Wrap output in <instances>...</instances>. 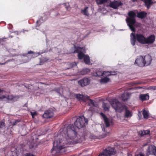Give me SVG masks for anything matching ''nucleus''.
Segmentation results:
<instances>
[{
	"instance_id": "obj_1",
	"label": "nucleus",
	"mask_w": 156,
	"mask_h": 156,
	"mask_svg": "<svg viewBox=\"0 0 156 156\" xmlns=\"http://www.w3.org/2000/svg\"><path fill=\"white\" fill-rule=\"evenodd\" d=\"M60 131L61 134H64L65 136L66 134L68 139L66 138V143L71 144L73 141L77 143L80 141L81 137L77 134L76 128L73 124L69 125L67 127L61 128Z\"/></svg>"
},
{
	"instance_id": "obj_2",
	"label": "nucleus",
	"mask_w": 156,
	"mask_h": 156,
	"mask_svg": "<svg viewBox=\"0 0 156 156\" xmlns=\"http://www.w3.org/2000/svg\"><path fill=\"white\" fill-rule=\"evenodd\" d=\"M129 17H127L126 20L128 26L132 31L134 32L136 29L134 27V25L136 22L135 17L136 16L138 18L143 19L145 18L147 15V13L146 12L142 11L140 12L137 11V15L133 11H129L128 14Z\"/></svg>"
},
{
	"instance_id": "obj_3",
	"label": "nucleus",
	"mask_w": 156,
	"mask_h": 156,
	"mask_svg": "<svg viewBox=\"0 0 156 156\" xmlns=\"http://www.w3.org/2000/svg\"><path fill=\"white\" fill-rule=\"evenodd\" d=\"M110 103L112 107L118 112L121 113L125 110L124 115L125 118H128L132 116V112L127 109V107L125 105L122 104L117 99H112L110 101Z\"/></svg>"
},
{
	"instance_id": "obj_4",
	"label": "nucleus",
	"mask_w": 156,
	"mask_h": 156,
	"mask_svg": "<svg viewBox=\"0 0 156 156\" xmlns=\"http://www.w3.org/2000/svg\"><path fill=\"white\" fill-rule=\"evenodd\" d=\"M146 37L142 34H136L135 35L134 33H132L130 34V41L133 46L135 45L136 41L140 44H145Z\"/></svg>"
},
{
	"instance_id": "obj_5",
	"label": "nucleus",
	"mask_w": 156,
	"mask_h": 156,
	"mask_svg": "<svg viewBox=\"0 0 156 156\" xmlns=\"http://www.w3.org/2000/svg\"><path fill=\"white\" fill-rule=\"evenodd\" d=\"M88 120L84 116H80L74 122V125L78 128L80 129L85 127L88 124Z\"/></svg>"
},
{
	"instance_id": "obj_6",
	"label": "nucleus",
	"mask_w": 156,
	"mask_h": 156,
	"mask_svg": "<svg viewBox=\"0 0 156 156\" xmlns=\"http://www.w3.org/2000/svg\"><path fill=\"white\" fill-rule=\"evenodd\" d=\"M116 153L114 148L108 147L104 149L103 151L100 153L98 156H111L114 155Z\"/></svg>"
},
{
	"instance_id": "obj_7",
	"label": "nucleus",
	"mask_w": 156,
	"mask_h": 156,
	"mask_svg": "<svg viewBox=\"0 0 156 156\" xmlns=\"http://www.w3.org/2000/svg\"><path fill=\"white\" fill-rule=\"evenodd\" d=\"M54 115V111L52 109H49L45 111L42 115L43 117L46 119L52 118Z\"/></svg>"
},
{
	"instance_id": "obj_8",
	"label": "nucleus",
	"mask_w": 156,
	"mask_h": 156,
	"mask_svg": "<svg viewBox=\"0 0 156 156\" xmlns=\"http://www.w3.org/2000/svg\"><path fill=\"white\" fill-rule=\"evenodd\" d=\"M103 117L104 121L106 127H108L110 126V123L113 122V120L112 119H109L102 112L100 114Z\"/></svg>"
},
{
	"instance_id": "obj_9",
	"label": "nucleus",
	"mask_w": 156,
	"mask_h": 156,
	"mask_svg": "<svg viewBox=\"0 0 156 156\" xmlns=\"http://www.w3.org/2000/svg\"><path fill=\"white\" fill-rule=\"evenodd\" d=\"M123 4L119 1H115L113 2L111 1L109 3V6L114 9H116L118 8V7L121 6Z\"/></svg>"
},
{
	"instance_id": "obj_10",
	"label": "nucleus",
	"mask_w": 156,
	"mask_h": 156,
	"mask_svg": "<svg viewBox=\"0 0 156 156\" xmlns=\"http://www.w3.org/2000/svg\"><path fill=\"white\" fill-rule=\"evenodd\" d=\"M90 82V80L86 77L79 80L78 82V84L82 87L89 85Z\"/></svg>"
},
{
	"instance_id": "obj_11",
	"label": "nucleus",
	"mask_w": 156,
	"mask_h": 156,
	"mask_svg": "<svg viewBox=\"0 0 156 156\" xmlns=\"http://www.w3.org/2000/svg\"><path fill=\"white\" fill-rule=\"evenodd\" d=\"M143 59V57L142 56L140 55L137 56L134 64H137L140 67H143L144 66Z\"/></svg>"
},
{
	"instance_id": "obj_12",
	"label": "nucleus",
	"mask_w": 156,
	"mask_h": 156,
	"mask_svg": "<svg viewBox=\"0 0 156 156\" xmlns=\"http://www.w3.org/2000/svg\"><path fill=\"white\" fill-rule=\"evenodd\" d=\"M58 143L57 141L56 142L55 140L53 142V147L51 150V152L54 150H55L56 149L58 150H61L65 148L66 146L64 145L59 146Z\"/></svg>"
},
{
	"instance_id": "obj_13",
	"label": "nucleus",
	"mask_w": 156,
	"mask_h": 156,
	"mask_svg": "<svg viewBox=\"0 0 156 156\" xmlns=\"http://www.w3.org/2000/svg\"><path fill=\"white\" fill-rule=\"evenodd\" d=\"M155 37L153 34L147 37H146L145 44H152L154 41Z\"/></svg>"
},
{
	"instance_id": "obj_14",
	"label": "nucleus",
	"mask_w": 156,
	"mask_h": 156,
	"mask_svg": "<svg viewBox=\"0 0 156 156\" xmlns=\"http://www.w3.org/2000/svg\"><path fill=\"white\" fill-rule=\"evenodd\" d=\"M144 63V66L149 65L151 63L152 59L151 56L149 55H147L143 57Z\"/></svg>"
},
{
	"instance_id": "obj_15",
	"label": "nucleus",
	"mask_w": 156,
	"mask_h": 156,
	"mask_svg": "<svg viewBox=\"0 0 156 156\" xmlns=\"http://www.w3.org/2000/svg\"><path fill=\"white\" fill-rule=\"evenodd\" d=\"M75 96L79 101H83L84 102L86 101V99H88L89 98L87 95H83L80 94H76Z\"/></svg>"
},
{
	"instance_id": "obj_16",
	"label": "nucleus",
	"mask_w": 156,
	"mask_h": 156,
	"mask_svg": "<svg viewBox=\"0 0 156 156\" xmlns=\"http://www.w3.org/2000/svg\"><path fill=\"white\" fill-rule=\"evenodd\" d=\"M148 152L151 154L156 156V147L153 146L148 148Z\"/></svg>"
},
{
	"instance_id": "obj_17",
	"label": "nucleus",
	"mask_w": 156,
	"mask_h": 156,
	"mask_svg": "<svg viewBox=\"0 0 156 156\" xmlns=\"http://www.w3.org/2000/svg\"><path fill=\"white\" fill-rule=\"evenodd\" d=\"M130 95V94L128 92L122 94L121 96L122 99L124 101L127 100L129 98Z\"/></svg>"
},
{
	"instance_id": "obj_18",
	"label": "nucleus",
	"mask_w": 156,
	"mask_h": 156,
	"mask_svg": "<svg viewBox=\"0 0 156 156\" xmlns=\"http://www.w3.org/2000/svg\"><path fill=\"white\" fill-rule=\"evenodd\" d=\"M29 54H30V58H34L35 57H36L38 55V54L37 53H36L31 51H28V52L27 54H26V55L27 56H29V55H28Z\"/></svg>"
},
{
	"instance_id": "obj_19",
	"label": "nucleus",
	"mask_w": 156,
	"mask_h": 156,
	"mask_svg": "<svg viewBox=\"0 0 156 156\" xmlns=\"http://www.w3.org/2000/svg\"><path fill=\"white\" fill-rule=\"evenodd\" d=\"M90 70L87 68H85L80 71V73L81 75H85L90 72Z\"/></svg>"
},
{
	"instance_id": "obj_20",
	"label": "nucleus",
	"mask_w": 156,
	"mask_h": 156,
	"mask_svg": "<svg viewBox=\"0 0 156 156\" xmlns=\"http://www.w3.org/2000/svg\"><path fill=\"white\" fill-rule=\"evenodd\" d=\"M139 98L140 100L142 101H144L148 100L149 98V96L147 94H140Z\"/></svg>"
},
{
	"instance_id": "obj_21",
	"label": "nucleus",
	"mask_w": 156,
	"mask_h": 156,
	"mask_svg": "<svg viewBox=\"0 0 156 156\" xmlns=\"http://www.w3.org/2000/svg\"><path fill=\"white\" fill-rule=\"evenodd\" d=\"M152 0H145L144 2L145 3V5L147 6V8L149 9L151 5L153 3V2L152 1Z\"/></svg>"
},
{
	"instance_id": "obj_22",
	"label": "nucleus",
	"mask_w": 156,
	"mask_h": 156,
	"mask_svg": "<svg viewBox=\"0 0 156 156\" xmlns=\"http://www.w3.org/2000/svg\"><path fill=\"white\" fill-rule=\"evenodd\" d=\"M150 131L149 129L146 130H143L139 131V133L140 135L143 136L144 135H148L150 133Z\"/></svg>"
},
{
	"instance_id": "obj_23",
	"label": "nucleus",
	"mask_w": 156,
	"mask_h": 156,
	"mask_svg": "<svg viewBox=\"0 0 156 156\" xmlns=\"http://www.w3.org/2000/svg\"><path fill=\"white\" fill-rule=\"evenodd\" d=\"M84 62L87 64H89L90 63V59L89 56L87 55H85L83 58Z\"/></svg>"
},
{
	"instance_id": "obj_24",
	"label": "nucleus",
	"mask_w": 156,
	"mask_h": 156,
	"mask_svg": "<svg viewBox=\"0 0 156 156\" xmlns=\"http://www.w3.org/2000/svg\"><path fill=\"white\" fill-rule=\"evenodd\" d=\"M88 7H86L84 8V9L82 10L81 11V12L84 15L88 16L89 14L88 12V11L87 10Z\"/></svg>"
},
{
	"instance_id": "obj_25",
	"label": "nucleus",
	"mask_w": 156,
	"mask_h": 156,
	"mask_svg": "<svg viewBox=\"0 0 156 156\" xmlns=\"http://www.w3.org/2000/svg\"><path fill=\"white\" fill-rule=\"evenodd\" d=\"M102 107L105 111H107L109 110L110 105L108 103H103L102 105Z\"/></svg>"
},
{
	"instance_id": "obj_26",
	"label": "nucleus",
	"mask_w": 156,
	"mask_h": 156,
	"mask_svg": "<svg viewBox=\"0 0 156 156\" xmlns=\"http://www.w3.org/2000/svg\"><path fill=\"white\" fill-rule=\"evenodd\" d=\"M109 0H96L98 5H101L107 2Z\"/></svg>"
},
{
	"instance_id": "obj_27",
	"label": "nucleus",
	"mask_w": 156,
	"mask_h": 156,
	"mask_svg": "<svg viewBox=\"0 0 156 156\" xmlns=\"http://www.w3.org/2000/svg\"><path fill=\"white\" fill-rule=\"evenodd\" d=\"M142 114L144 119H147L148 118L149 115L148 112L145 109L143 110Z\"/></svg>"
},
{
	"instance_id": "obj_28",
	"label": "nucleus",
	"mask_w": 156,
	"mask_h": 156,
	"mask_svg": "<svg viewBox=\"0 0 156 156\" xmlns=\"http://www.w3.org/2000/svg\"><path fill=\"white\" fill-rule=\"evenodd\" d=\"M5 98H6L8 100L10 101H13L14 99L16 97L15 96L11 95H8L7 97L5 96Z\"/></svg>"
},
{
	"instance_id": "obj_29",
	"label": "nucleus",
	"mask_w": 156,
	"mask_h": 156,
	"mask_svg": "<svg viewBox=\"0 0 156 156\" xmlns=\"http://www.w3.org/2000/svg\"><path fill=\"white\" fill-rule=\"evenodd\" d=\"M109 78L107 77H105L102 78L101 80V83H106L109 80Z\"/></svg>"
},
{
	"instance_id": "obj_30",
	"label": "nucleus",
	"mask_w": 156,
	"mask_h": 156,
	"mask_svg": "<svg viewBox=\"0 0 156 156\" xmlns=\"http://www.w3.org/2000/svg\"><path fill=\"white\" fill-rule=\"evenodd\" d=\"M74 48H75V50L73 52L74 53H79L80 52V50L81 49V47H78L76 48V46L74 45Z\"/></svg>"
},
{
	"instance_id": "obj_31",
	"label": "nucleus",
	"mask_w": 156,
	"mask_h": 156,
	"mask_svg": "<svg viewBox=\"0 0 156 156\" xmlns=\"http://www.w3.org/2000/svg\"><path fill=\"white\" fill-rule=\"evenodd\" d=\"M85 55L84 53H82L81 52H79L78 54V57L79 59H81L83 58H84V57L85 56Z\"/></svg>"
},
{
	"instance_id": "obj_32",
	"label": "nucleus",
	"mask_w": 156,
	"mask_h": 156,
	"mask_svg": "<svg viewBox=\"0 0 156 156\" xmlns=\"http://www.w3.org/2000/svg\"><path fill=\"white\" fill-rule=\"evenodd\" d=\"M5 125L4 122L3 121H0V131L5 127Z\"/></svg>"
},
{
	"instance_id": "obj_33",
	"label": "nucleus",
	"mask_w": 156,
	"mask_h": 156,
	"mask_svg": "<svg viewBox=\"0 0 156 156\" xmlns=\"http://www.w3.org/2000/svg\"><path fill=\"white\" fill-rule=\"evenodd\" d=\"M95 76L98 77H100L103 76V73L100 71H97L95 73Z\"/></svg>"
},
{
	"instance_id": "obj_34",
	"label": "nucleus",
	"mask_w": 156,
	"mask_h": 156,
	"mask_svg": "<svg viewBox=\"0 0 156 156\" xmlns=\"http://www.w3.org/2000/svg\"><path fill=\"white\" fill-rule=\"evenodd\" d=\"M103 76H111L110 71H104L103 72Z\"/></svg>"
},
{
	"instance_id": "obj_35",
	"label": "nucleus",
	"mask_w": 156,
	"mask_h": 156,
	"mask_svg": "<svg viewBox=\"0 0 156 156\" xmlns=\"http://www.w3.org/2000/svg\"><path fill=\"white\" fill-rule=\"evenodd\" d=\"M88 100H89L90 103L91 105H92L93 106H94V102L93 100H92L91 99H89V97L88 99H86V101Z\"/></svg>"
},
{
	"instance_id": "obj_36",
	"label": "nucleus",
	"mask_w": 156,
	"mask_h": 156,
	"mask_svg": "<svg viewBox=\"0 0 156 156\" xmlns=\"http://www.w3.org/2000/svg\"><path fill=\"white\" fill-rule=\"evenodd\" d=\"M23 156H36L33 154L31 153H26Z\"/></svg>"
},
{
	"instance_id": "obj_37",
	"label": "nucleus",
	"mask_w": 156,
	"mask_h": 156,
	"mask_svg": "<svg viewBox=\"0 0 156 156\" xmlns=\"http://www.w3.org/2000/svg\"><path fill=\"white\" fill-rule=\"evenodd\" d=\"M110 74H111V75H116L117 74L116 72L115 71H110Z\"/></svg>"
},
{
	"instance_id": "obj_38",
	"label": "nucleus",
	"mask_w": 156,
	"mask_h": 156,
	"mask_svg": "<svg viewBox=\"0 0 156 156\" xmlns=\"http://www.w3.org/2000/svg\"><path fill=\"white\" fill-rule=\"evenodd\" d=\"M12 60V59H9V60H7V61H6V62H5L4 63H0V65H5L6 63H7L8 62L11 61Z\"/></svg>"
},
{
	"instance_id": "obj_39",
	"label": "nucleus",
	"mask_w": 156,
	"mask_h": 156,
	"mask_svg": "<svg viewBox=\"0 0 156 156\" xmlns=\"http://www.w3.org/2000/svg\"><path fill=\"white\" fill-rule=\"evenodd\" d=\"M40 22V20H39L37 21V22H36V26L37 27H39L40 25V24H38V23Z\"/></svg>"
},
{
	"instance_id": "obj_40",
	"label": "nucleus",
	"mask_w": 156,
	"mask_h": 156,
	"mask_svg": "<svg viewBox=\"0 0 156 156\" xmlns=\"http://www.w3.org/2000/svg\"><path fill=\"white\" fill-rule=\"evenodd\" d=\"M5 98V96L4 95H3L1 97H0V100H2L3 99Z\"/></svg>"
},
{
	"instance_id": "obj_41",
	"label": "nucleus",
	"mask_w": 156,
	"mask_h": 156,
	"mask_svg": "<svg viewBox=\"0 0 156 156\" xmlns=\"http://www.w3.org/2000/svg\"><path fill=\"white\" fill-rule=\"evenodd\" d=\"M36 112H34L33 113H31V114L33 118L34 116L36 115Z\"/></svg>"
},
{
	"instance_id": "obj_42",
	"label": "nucleus",
	"mask_w": 156,
	"mask_h": 156,
	"mask_svg": "<svg viewBox=\"0 0 156 156\" xmlns=\"http://www.w3.org/2000/svg\"><path fill=\"white\" fill-rule=\"evenodd\" d=\"M66 138H67L66 139H68V137H66V138H64L63 139L64 140V139L66 140H65V144H68V143H67V140H66Z\"/></svg>"
},
{
	"instance_id": "obj_43",
	"label": "nucleus",
	"mask_w": 156,
	"mask_h": 156,
	"mask_svg": "<svg viewBox=\"0 0 156 156\" xmlns=\"http://www.w3.org/2000/svg\"><path fill=\"white\" fill-rule=\"evenodd\" d=\"M133 2H135L137 0H131Z\"/></svg>"
},
{
	"instance_id": "obj_44",
	"label": "nucleus",
	"mask_w": 156,
	"mask_h": 156,
	"mask_svg": "<svg viewBox=\"0 0 156 156\" xmlns=\"http://www.w3.org/2000/svg\"><path fill=\"white\" fill-rule=\"evenodd\" d=\"M3 90H1L0 89V93L2 92H3Z\"/></svg>"
},
{
	"instance_id": "obj_45",
	"label": "nucleus",
	"mask_w": 156,
	"mask_h": 156,
	"mask_svg": "<svg viewBox=\"0 0 156 156\" xmlns=\"http://www.w3.org/2000/svg\"><path fill=\"white\" fill-rule=\"evenodd\" d=\"M7 38H3L2 39V41H4V39H7Z\"/></svg>"
},
{
	"instance_id": "obj_46",
	"label": "nucleus",
	"mask_w": 156,
	"mask_h": 156,
	"mask_svg": "<svg viewBox=\"0 0 156 156\" xmlns=\"http://www.w3.org/2000/svg\"><path fill=\"white\" fill-rule=\"evenodd\" d=\"M61 143V141H60V140H59V143Z\"/></svg>"
},
{
	"instance_id": "obj_47",
	"label": "nucleus",
	"mask_w": 156,
	"mask_h": 156,
	"mask_svg": "<svg viewBox=\"0 0 156 156\" xmlns=\"http://www.w3.org/2000/svg\"><path fill=\"white\" fill-rule=\"evenodd\" d=\"M66 9H67V7H66Z\"/></svg>"
},
{
	"instance_id": "obj_48",
	"label": "nucleus",
	"mask_w": 156,
	"mask_h": 156,
	"mask_svg": "<svg viewBox=\"0 0 156 156\" xmlns=\"http://www.w3.org/2000/svg\"><path fill=\"white\" fill-rule=\"evenodd\" d=\"M65 151L64 150V152H65Z\"/></svg>"
}]
</instances>
